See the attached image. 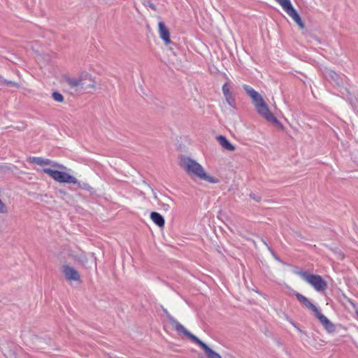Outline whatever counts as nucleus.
<instances>
[{
  "instance_id": "nucleus-1",
  "label": "nucleus",
  "mask_w": 358,
  "mask_h": 358,
  "mask_svg": "<svg viewBox=\"0 0 358 358\" xmlns=\"http://www.w3.org/2000/svg\"><path fill=\"white\" fill-rule=\"evenodd\" d=\"M179 166L191 177H196L210 183H218L219 179L208 175L202 166L192 158L180 155Z\"/></svg>"
},
{
  "instance_id": "nucleus-2",
  "label": "nucleus",
  "mask_w": 358,
  "mask_h": 358,
  "mask_svg": "<svg viewBox=\"0 0 358 358\" xmlns=\"http://www.w3.org/2000/svg\"><path fill=\"white\" fill-rule=\"evenodd\" d=\"M295 273L301 276L317 292L324 291L327 287L326 281L319 275L310 274L303 271H297Z\"/></svg>"
},
{
  "instance_id": "nucleus-3",
  "label": "nucleus",
  "mask_w": 358,
  "mask_h": 358,
  "mask_svg": "<svg viewBox=\"0 0 358 358\" xmlns=\"http://www.w3.org/2000/svg\"><path fill=\"white\" fill-rule=\"evenodd\" d=\"M43 171L53 178L55 181L61 183L71 184L77 182V179L74 176H71L64 171L54 170L50 168H44Z\"/></svg>"
},
{
  "instance_id": "nucleus-4",
  "label": "nucleus",
  "mask_w": 358,
  "mask_h": 358,
  "mask_svg": "<svg viewBox=\"0 0 358 358\" xmlns=\"http://www.w3.org/2000/svg\"><path fill=\"white\" fill-rule=\"evenodd\" d=\"M69 256L74 261L78 262L83 266L87 269H91L93 267H96V258L94 253H92L91 259H88L83 252L76 253L74 251H69Z\"/></svg>"
},
{
  "instance_id": "nucleus-5",
  "label": "nucleus",
  "mask_w": 358,
  "mask_h": 358,
  "mask_svg": "<svg viewBox=\"0 0 358 358\" xmlns=\"http://www.w3.org/2000/svg\"><path fill=\"white\" fill-rule=\"evenodd\" d=\"M286 12V13L292 18V20L298 24L300 29L305 28V24L302 21L300 15L293 7L290 0H275Z\"/></svg>"
},
{
  "instance_id": "nucleus-6",
  "label": "nucleus",
  "mask_w": 358,
  "mask_h": 358,
  "mask_svg": "<svg viewBox=\"0 0 358 358\" xmlns=\"http://www.w3.org/2000/svg\"><path fill=\"white\" fill-rule=\"evenodd\" d=\"M192 342L198 344L204 351L208 358H222L218 353L192 333L187 336Z\"/></svg>"
},
{
  "instance_id": "nucleus-7",
  "label": "nucleus",
  "mask_w": 358,
  "mask_h": 358,
  "mask_svg": "<svg viewBox=\"0 0 358 358\" xmlns=\"http://www.w3.org/2000/svg\"><path fill=\"white\" fill-rule=\"evenodd\" d=\"M256 109L258 113L268 122H271L275 125H281L280 121L271 112L266 102Z\"/></svg>"
},
{
  "instance_id": "nucleus-8",
  "label": "nucleus",
  "mask_w": 358,
  "mask_h": 358,
  "mask_svg": "<svg viewBox=\"0 0 358 358\" xmlns=\"http://www.w3.org/2000/svg\"><path fill=\"white\" fill-rule=\"evenodd\" d=\"M28 161L31 163L36 164L37 165L43 166V165H50L52 167L58 168L61 170L66 169V168L60 164L54 162L48 159H43L42 157H30L28 159Z\"/></svg>"
},
{
  "instance_id": "nucleus-9",
  "label": "nucleus",
  "mask_w": 358,
  "mask_h": 358,
  "mask_svg": "<svg viewBox=\"0 0 358 358\" xmlns=\"http://www.w3.org/2000/svg\"><path fill=\"white\" fill-rule=\"evenodd\" d=\"M62 273L68 281L71 282L80 280V275L79 272L72 266L69 265H64L62 266Z\"/></svg>"
},
{
  "instance_id": "nucleus-10",
  "label": "nucleus",
  "mask_w": 358,
  "mask_h": 358,
  "mask_svg": "<svg viewBox=\"0 0 358 358\" xmlns=\"http://www.w3.org/2000/svg\"><path fill=\"white\" fill-rule=\"evenodd\" d=\"M162 310H163L164 313L166 315V316L167 317L170 324L173 327H174L175 329L178 333H182L187 337L191 334L188 330H187L184 327L183 325H182L176 320H175V318L168 312V310L166 308H162Z\"/></svg>"
},
{
  "instance_id": "nucleus-11",
  "label": "nucleus",
  "mask_w": 358,
  "mask_h": 358,
  "mask_svg": "<svg viewBox=\"0 0 358 358\" xmlns=\"http://www.w3.org/2000/svg\"><path fill=\"white\" fill-rule=\"evenodd\" d=\"M63 80L65 82L71 89L73 90L75 92H80L82 91L81 85H83L80 80V74L78 78H71L69 76H64Z\"/></svg>"
},
{
  "instance_id": "nucleus-12",
  "label": "nucleus",
  "mask_w": 358,
  "mask_h": 358,
  "mask_svg": "<svg viewBox=\"0 0 358 358\" xmlns=\"http://www.w3.org/2000/svg\"><path fill=\"white\" fill-rule=\"evenodd\" d=\"M324 76L328 81L335 85L341 86L343 85V78L333 70L325 69Z\"/></svg>"
},
{
  "instance_id": "nucleus-13",
  "label": "nucleus",
  "mask_w": 358,
  "mask_h": 358,
  "mask_svg": "<svg viewBox=\"0 0 358 358\" xmlns=\"http://www.w3.org/2000/svg\"><path fill=\"white\" fill-rule=\"evenodd\" d=\"M80 80L83 85H81L82 90H86L95 87V81L92 76L87 72L80 73Z\"/></svg>"
},
{
  "instance_id": "nucleus-14",
  "label": "nucleus",
  "mask_w": 358,
  "mask_h": 358,
  "mask_svg": "<svg viewBox=\"0 0 358 358\" xmlns=\"http://www.w3.org/2000/svg\"><path fill=\"white\" fill-rule=\"evenodd\" d=\"M315 317L318 319L320 322L322 324L324 328L329 332L333 333L336 330L335 325L321 312L319 310L317 313L315 314Z\"/></svg>"
},
{
  "instance_id": "nucleus-15",
  "label": "nucleus",
  "mask_w": 358,
  "mask_h": 358,
  "mask_svg": "<svg viewBox=\"0 0 358 358\" xmlns=\"http://www.w3.org/2000/svg\"><path fill=\"white\" fill-rule=\"evenodd\" d=\"M297 300L306 308L309 309L310 310H312L314 314L317 313L320 310L313 304L312 303L309 299L306 297L305 296L302 295L300 293L295 292L294 293Z\"/></svg>"
},
{
  "instance_id": "nucleus-16",
  "label": "nucleus",
  "mask_w": 358,
  "mask_h": 358,
  "mask_svg": "<svg viewBox=\"0 0 358 358\" xmlns=\"http://www.w3.org/2000/svg\"><path fill=\"white\" fill-rule=\"evenodd\" d=\"M158 28L159 36L164 41V43L166 45L170 43L171 40L169 30L162 21H160L158 23Z\"/></svg>"
},
{
  "instance_id": "nucleus-17",
  "label": "nucleus",
  "mask_w": 358,
  "mask_h": 358,
  "mask_svg": "<svg viewBox=\"0 0 358 358\" xmlns=\"http://www.w3.org/2000/svg\"><path fill=\"white\" fill-rule=\"evenodd\" d=\"M217 139L219 143L227 150L234 151L235 147L227 139V138L222 135L217 136Z\"/></svg>"
},
{
  "instance_id": "nucleus-18",
  "label": "nucleus",
  "mask_w": 358,
  "mask_h": 358,
  "mask_svg": "<svg viewBox=\"0 0 358 358\" xmlns=\"http://www.w3.org/2000/svg\"><path fill=\"white\" fill-rule=\"evenodd\" d=\"M150 218L159 227H163L165 224V220L163 216L157 212H152L150 214Z\"/></svg>"
},
{
  "instance_id": "nucleus-19",
  "label": "nucleus",
  "mask_w": 358,
  "mask_h": 358,
  "mask_svg": "<svg viewBox=\"0 0 358 358\" xmlns=\"http://www.w3.org/2000/svg\"><path fill=\"white\" fill-rule=\"evenodd\" d=\"M222 91H223V93H224V95L226 98V100L228 102V103L231 106H232V103L231 101V94L229 92V86L227 85V83H224L222 86Z\"/></svg>"
},
{
  "instance_id": "nucleus-20",
  "label": "nucleus",
  "mask_w": 358,
  "mask_h": 358,
  "mask_svg": "<svg viewBox=\"0 0 358 358\" xmlns=\"http://www.w3.org/2000/svg\"><path fill=\"white\" fill-rule=\"evenodd\" d=\"M252 102L255 106V108L259 107L262 104L265 103V101L262 98V96L258 93L256 96H254L252 98Z\"/></svg>"
},
{
  "instance_id": "nucleus-21",
  "label": "nucleus",
  "mask_w": 358,
  "mask_h": 358,
  "mask_svg": "<svg viewBox=\"0 0 358 358\" xmlns=\"http://www.w3.org/2000/svg\"><path fill=\"white\" fill-rule=\"evenodd\" d=\"M74 184L77 185L78 187L80 189H85L91 193L94 192L93 187H92L88 183H86V182L81 183L80 182H79L77 180V182L74 183Z\"/></svg>"
},
{
  "instance_id": "nucleus-22",
  "label": "nucleus",
  "mask_w": 358,
  "mask_h": 358,
  "mask_svg": "<svg viewBox=\"0 0 358 358\" xmlns=\"http://www.w3.org/2000/svg\"><path fill=\"white\" fill-rule=\"evenodd\" d=\"M243 89L247 93V94L250 96L251 98H252L254 96H256V94H258L257 91H255L252 87H251L249 85H244Z\"/></svg>"
},
{
  "instance_id": "nucleus-23",
  "label": "nucleus",
  "mask_w": 358,
  "mask_h": 358,
  "mask_svg": "<svg viewBox=\"0 0 358 358\" xmlns=\"http://www.w3.org/2000/svg\"><path fill=\"white\" fill-rule=\"evenodd\" d=\"M52 98L55 101L57 102H62L64 101V97L62 94L58 92H54L52 93Z\"/></svg>"
},
{
  "instance_id": "nucleus-24",
  "label": "nucleus",
  "mask_w": 358,
  "mask_h": 358,
  "mask_svg": "<svg viewBox=\"0 0 358 358\" xmlns=\"http://www.w3.org/2000/svg\"><path fill=\"white\" fill-rule=\"evenodd\" d=\"M8 213V207L0 199V213L7 214Z\"/></svg>"
},
{
  "instance_id": "nucleus-25",
  "label": "nucleus",
  "mask_w": 358,
  "mask_h": 358,
  "mask_svg": "<svg viewBox=\"0 0 358 358\" xmlns=\"http://www.w3.org/2000/svg\"><path fill=\"white\" fill-rule=\"evenodd\" d=\"M142 3L145 6H148L153 10H156V6L151 2V0H143Z\"/></svg>"
},
{
  "instance_id": "nucleus-26",
  "label": "nucleus",
  "mask_w": 358,
  "mask_h": 358,
  "mask_svg": "<svg viewBox=\"0 0 358 358\" xmlns=\"http://www.w3.org/2000/svg\"><path fill=\"white\" fill-rule=\"evenodd\" d=\"M2 82L3 83L6 84L7 85L13 86V87H20V84L18 83L13 82V81H11V80H3Z\"/></svg>"
},
{
  "instance_id": "nucleus-27",
  "label": "nucleus",
  "mask_w": 358,
  "mask_h": 358,
  "mask_svg": "<svg viewBox=\"0 0 358 358\" xmlns=\"http://www.w3.org/2000/svg\"><path fill=\"white\" fill-rule=\"evenodd\" d=\"M250 197L257 202H259L262 199V197L259 195H257L254 193L250 194Z\"/></svg>"
},
{
  "instance_id": "nucleus-28",
  "label": "nucleus",
  "mask_w": 358,
  "mask_h": 358,
  "mask_svg": "<svg viewBox=\"0 0 358 358\" xmlns=\"http://www.w3.org/2000/svg\"><path fill=\"white\" fill-rule=\"evenodd\" d=\"M166 203L164 204V206L167 207H170L173 204V201L169 197L166 198Z\"/></svg>"
},
{
  "instance_id": "nucleus-29",
  "label": "nucleus",
  "mask_w": 358,
  "mask_h": 358,
  "mask_svg": "<svg viewBox=\"0 0 358 358\" xmlns=\"http://www.w3.org/2000/svg\"><path fill=\"white\" fill-rule=\"evenodd\" d=\"M334 251L338 255V257L339 259H343L344 255H343V253L341 252H340V251L337 252L336 250H334Z\"/></svg>"
},
{
  "instance_id": "nucleus-30",
  "label": "nucleus",
  "mask_w": 358,
  "mask_h": 358,
  "mask_svg": "<svg viewBox=\"0 0 358 358\" xmlns=\"http://www.w3.org/2000/svg\"><path fill=\"white\" fill-rule=\"evenodd\" d=\"M143 182L154 193V197H155V199H157V196L156 193L154 192L153 189L148 184H147L145 181H143Z\"/></svg>"
},
{
  "instance_id": "nucleus-31",
  "label": "nucleus",
  "mask_w": 358,
  "mask_h": 358,
  "mask_svg": "<svg viewBox=\"0 0 358 358\" xmlns=\"http://www.w3.org/2000/svg\"><path fill=\"white\" fill-rule=\"evenodd\" d=\"M262 241L264 243V245H266L268 247V250H271V248L268 246L267 243L263 239Z\"/></svg>"
},
{
  "instance_id": "nucleus-32",
  "label": "nucleus",
  "mask_w": 358,
  "mask_h": 358,
  "mask_svg": "<svg viewBox=\"0 0 358 358\" xmlns=\"http://www.w3.org/2000/svg\"><path fill=\"white\" fill-rule=\"evenodd\" d=\"M199 358H203V357H199Z\"/></svg>"
}]
</instances>
